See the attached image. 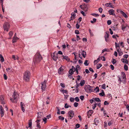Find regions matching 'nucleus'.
Segmentation results:
<instances>
[{
	"label": "nucleus",
	"instance_id": "1",
	"mask_svg": "<svg viewBox=\"0 0 129 129\" xmlns=\"http://www.w3.org/2000/svg\"><path fill=\"white\" fill-rule=\"evenodd\" d=\"M42 59L43 58L40 54L37 52L34 57L33 62L35 64H37L39 63Z\"/></svg>",
	"mask_w": 129,
	"mask_h": 129
},
{
	"label": "nucleus",
	"instance_id": "2",
	"mask_svg": "<svg viewBox=\"0 0 129 129\" xmlns=\"http://www.w3.org/2000/svg\"><path fill=\"white\" fill-rule=\"evenodd\" d=\"M30 73L29 71H27L24 73L23 76V79L26 81L29 80Z\"/></svg>",
	"mask_w": 129,
	"mask_h": 129
},
{
	"label": "nucleus",
	"instance_id": "3",
	"mask_svg": "<svg viewBox=\"0 0 129 129\" xmlns=\"http://www.w3.org/2000/svg\"><path fill=\"white\" fill-rule=\"evenodd\" d=\"M13 96L14 99L12 100V99L11 98L10 99V100L12 102L16 103L18 101V95L16 92L14 91L13 93Z\"/></svg>",
	"mask_w": 129,
	"mask_h": 129
},
{
	"label": "nucleus",
	"instance_id": "4",
	"mask_svg": "<svg viewBox=\"0 0 129 129\" xmlns=\"http://www.w3.org/2000/svg\"><path fill=\"white\" fill-rule=\"evenodd\" d=\"M10 24L7 22H6L3 25V27L5 31L7 32L10 27Z\"/></svg>",
	"mask_w": 129,
	"mask_h": 129
},
{
	"label": "nucleus",
	"instance_id": "5",
	"mask_svg": "<svg viewBox=\"0 0 129 129\" xmlns=\"http://www.w3.org/2000/svg\"><path fill=\"white\" fill-rule=\"evenodd\" d=\"M90 86L89 85H86L84 87V89L88 93H90L92 91V90L90 88Z\"/></svg>",
	"mask_w": 129,
	"mask_h": 129
},
{
	"label": "nucleus",
	"instance_id": "6",
	"mask_svg": "<svg viewBox=\"0 0 129 129\" xmlns=\"http://www.w3.org/2000/svg\"><path fill=\"white\" fill-rule=\"evenodd\" d=\"M68 114L70 116V119H71L75 115L74 111L72 110H70L68 112Z\"/></svg>",
	"mask_w": 129,
	"mask_h": 129
},
{
	"label": "nucleus",
	"instance_id": "7",
	"mask_svg": "<svg viewBox=\"0 0 129 129\" xmlns=\"http://www.w3.org/2000/svg\"><path fill=\"white\" fill-rule=\"evenodd\" d=\"M46 81L45 80L44 82H41L42 86L41 87V88L43 90H45L46 88Z\"/></svg>",
	"mask_w": 129,
	"mask_h": 129
},
{
	"label": "nucleus",
	"instance_id": "8",
	"mask_svg": "<svg viewBox=\"0 0 129 129\" xmlns=\"http://www.w3.org/2000/svg\"><path fill=\"white\" fill-rule=\"evenodd\" d=\"M55 52L54 53H53V54H51V55L52 58H53V60L55 61H56L58 58V57L57 56V54L56 53L57 56H55Z\"/></svg>",
	"mask_w": 129,
	"mask_h": 129
},
{
	"label": "nucleus",
	"instance_id": "9",
	"mask_svg": "<svg viewBox=\"0 0 129 129\" xmlns=\"http://www.w3.org/2000/svg\"><path fill=\"white\" fill-rule=\"evenodd\" d=\"M0 111L1 116L2 117L4 115V111L3 108L2 106H0Z\"/></svg>",
	"mask_w": 129,
	"mask_h": 129
},
{
	"label": "nucleus",
	"instance_id": "10",
	"mask_svg": "<svg viewBox=\"0 0 129 129\" xmlns=\"http://www.w3.org/2000/svg\"><path fill=\"white\" fill-rule=\"evenodd\" d=\"M71 19L69 20L70 21L73 20L75 18L76 14L75 13L73 12L71 14Z\"/></svg>",
	"mask_w": 129,
	"mask_h": 129
},
{
	"label": "nucleus",
	"instance_id": "11",
	"mask_svg": "<svg viewBox=\"0 0 129 129\" xmlns=\"http://www.w3.org/2000/svg\"><path fill=\"white\" fill-rule=\"evenodd\" d=\"M83 8L82 9L85 11H87V6L85 4L82 5Z\"/></svg>",
	"mask_w": 129,
	"mask_h": 129
},
{
	"label": "nucleus",
	"instance_id": "12",
	"mask_svg": "<svg viewBox=\"0 0 129 129\" xmlns=\"http://www.w3.org/2000/svg\"><path fill=\"white\" fill-rule=\"evenodd\" d=\"M114 10L113 9H111L110 10L108 11L109 14L110 15H115V14L114 13Z\"/></svg>",
	"mask_w": 129,
	"mask_h": 129
},
{
	"label": "nucleus",
	"instance_id": "13",
	"mask_svg": "<svg viewBox=\"0 0 129 129\" xmlns=\"http://www.w3.org/2000/svg\"><path fill=\"white\" fill-rule=\"evenodd\" d=\"M109 35L108 33H106V34L105 36V41L106 42H107L108 41V39L109 38Z\"/></svg>",
	"mask_w": 129,
	"mask_h": 129
},
{
	"label": "nucleus",
	"instance_id": "14",
	"mask_svg": "<svg viewBox=\"0 0 129 129\" xmlns=\"http://www.w3.org/2000/svg\"><path fill=\"white\" fill-rule=\"evenodd\" d=\"M120 13L122 14L123 16L125 18H126L128 17L127 15L122 11L121 10L120 11Z\"/></svg>",
	"mask_w": 129,
	"mask_h": 129
},
{
	"label": "nucleus",
	"instance_id": "15",
	"mask_svg": "<svg viewBox=\"0 0 129 129\" xmlns=\"http://www.w3.org/2000/svg\"><path fill=\"white\" fill-rule=\"evenodd\" d=\"M18 39V38L16 36H14L12 40L13 43H14L16 42Z\"/></svg>",
	"mask_w": 129,
	"mask_h": 129
},
{
	"label": "nucleus",
	"instance_id": "16",
	"mask_svg": "<svg viewBox=\"0 0 129 129\" xmlns=\"http://www.w3.org/2000/svg\"><path fill=\"white\" fill-rule=\"evenodd\" d=\"M122 29L123 30H124L125 28H126L127 29H129V27L127 25H126V26H125L124 25H122Z\"/></svg>",
	"mask_w": 129,
	"mask_h": 129
},
{
	"label": "nucleus",
	"instance_id": "17",
	"mask_svg": "<svg viewBox=\"0 0 129 129\" xmlns=\"http://www.w3.org/2000/svg\"><path fill=\"white\" fill-rule=\"evenodd\" d=\"M3 97L2 95L0 96V101L2 104H5V102L3 100Z\"/></svg>",
	"mask_w": 129,
	"mask_h": 129
},
{
	"label": "nucleus",
	"instance_id": "18",
	"mask_svg": "<svg viewBox=\"0 0 129 129\" xmlns=\"http://www.w3.org/2000/svg\"><path fill=\"white\" fill-rule=\"evenodd\" d=\"M62 56L63 57V58H62L63 59H65L66 60L69 61L70 59L69 58H68V56H64V55H62Z\"/></svg>",
	"mask_w": 129,
	"mask_h": 129
},
{
	"label": "nucleus",
	"instance_id": "19",
	"mask_svg": "<svg viewBox=\"0 0 129 129\" xmlns=\"http://www.w3.org/2000/svg\"><path fill=\"white\" fill-rule=\"evenodd\" d=\"M121 61L124 63H125L126 64H128V61L126 59H124L122 58L121 60Z\"/></svg>",
	"mask_w": 129,
	"mask_h": 129
},
{
	"label": "nucleus",
	"instance_id": "20",
	"mask_svg": "<svg viewBox=\"0 0 129 129\" xmlns=\"http://www.w3.org/2000/svg\"><path fill=\"white\" fill-rule=\"evenodd\" d=\"M32 124V122H31V120H29V122H28V125L29 126L28 127H30V129H31V125Z\"/></svg>",
	"mask_w": 129,
	"mask_h": 129
},
{
	"label": "nucleus",
	"instance_id": "21",
	"mask_svg": "<svg viewBox=\"0 0 129 129\" xmlns=\"http://www.w3.org/2000/svg\"><path fill=\"white\" fill-rule=\"evenodd\" d=\"M111 3H107L106 5H105L107 7H110L111 8H113L114 7H113L111 5Z\"/></svg>",
	"mask_w": 129,
	"mask_h": 129
},
{
	"label": "nucleus",
	"instance_id": "22",
	"mask_svg": "<svg viewBox=\"0 0 129 129\" xmlns=\"http://www.w3.org/2000/svg\"><path fill=\"white\" fill-rule=\"evenodd\" d=\"M82 55L83 57L84 58H85L86 55V52L84 51H83L82 53Z\"/></svg>",
	"mask_w": 129,
	"mask_h": 129
},
{
	"label": "nucleus",
	"instance_id": "23",
	"mask_svg": "<svg viewBox=\"0 0 129 129\" xmlns=\"http://www.w3.org/2000/svg\"><path fill=\"white\" fill-rule=\"evenodd\" d=\"M63 69L62 67H60L58 70V73L59 74H60L61 73V72L63 71Z\"/></svg>",
	"mask_w": 129,
	"mask_h": 129
},
{
	"label": "nucleus",
	"instance_id": "24",
	"mask_svg": "<svg viewBox=\"0 0 129 129\" xmlns=\"http://www.w3.org/2000/svg\"><path fill=\"white\" fill-rule=\"evenodd\" d=\"M121 74L122 75L123 79H126V76L125 73L123 72H122Z\"/></svg>",
	"mask_w": 129,
	"mask_h": 129
},
{
	"label": "nucleus",
	"instance_id": "25",
	"mask_svg": "<svg viewBox=\"0 0 129 129\" xmlns=\"http://www.w3.org/2000/svg\"><path fill=\"white\" fill-rule=\"evenodd\" d=\"M85 81L84 80H83L81 81V82L80 83V85L81 86H83L85 84Z\"/></svg>",
	"mask_w": 129,
	"mask_h": 129
},
{
	"label": "nucleus",
	"instance_id": "26",
	"mask_svg": "<svg viewBox=\"0 0 129 129\" xmlns=\"http://www.w3.org/2000/svg\"><path fill=\"white\" fill-rule=\"evenodd\" d=\"M0 58H1V61L2 62H3L4 61V59L1 54L0 55Z\"/></svg>",
	"mask_w": 129,
	"mask_h": 129
},
{
	"label": "nucleus",
	"instance_id": "27",
	"mask_svg": "<svg viewBox=\"0 0 129 129\" xmlns=\"http://www.w3.org/2000/svg\"><path fill=\"white\" fill-rule=\"evenodd\" d=\"M88 60H85V62H84V64L86 66H88L89 64V63H88Z\"/></svg>",
	"mask_w": 129,
	"mask_h": 129
},
{
	"label": "nucleus",
	"instance_id": "28",
	"mask_svg": "<svg viewBox=\"0 0 129 129\" xmlns=\"http://www.w3.org/2000/svg\"><path fill=\"white\" fill-rule=\"evenodd\" d=\"M74 72V71H73V70L70 69L69 71V74L71 75H72L73 74Z\"/></svg>",
	"mask_w": 129,
	"mask_h": 129
},
{
	"label": "nucleus",
	"instance_id": "29",
	"mask_svg": "<svg viewBox=\"0 0 129 129\" xmlns=\"http://www.w3.org/2000/svg\"><path fill=\"white\" fill-rule=\"evenodd\" d=\"M93 110H90L88 112V114L90 116L93 113Z\"/></svg>",
	"mask_w": 129,
	"mask_h": 129
},
{
	"label": "nucleus",
	"instance_id": "30",
	"mask_svg": "<svg viewBox=\"0 0 129 129\" xmlns=\"http://www.w3.org/2000/svg\"><path fill=\"white\" fill-rule=\"evenodd\" d=\"M94 100L97 102H101V100L99 98H94Z\"/></svg>",
	"mask_w": 129,
	"mask_h": 129
},
{
	"label": "nucleus",
	"instance_id": "31",
	"mask_svg": "<svg viewBox=\"0 0 129 129\" xmlns=\"http://www.w3.org/2000/svg\"><path fill=\"white\" fill-rule=\"evenodd\" d=\"M99 94L100 95H101L102 96H103L105 95L104 92L103 90H102V92L99 93Z\"/></svg>",
	"mask_w": 129,
	"mask_h": 129
},
{
	"label": "nucleus",
	"instance_id": "32",
	"mask_svg": "<svg viewBox=\"0 0 129 129\" xmlns=\"http://www.w3.org/2000/svg\"><path fill=\"white\" fill-rule=\"evenodd\" d=\"M124 70L125 71H127L128 69V66L126 64H125L124 66Z\"/></svg>",
	"mask_w": 129,
	"mask_h": 129
},
{
	"label": "nucleus",
	"instance_id": "33",
	"mask_svg": "<svg viewBox=\"0 0 129 129\" xmlns=\"http://www.w3.org/2000/svg\"><path fill=\"white\" fill-rule=\"evenodd\" d=\"M109 50L108 49H105L102 50V53H103L104 52L108 51Z\"/></svg>",
	"mask_w": 129,
	"mask_h": 129
},
{
	"label": "nucleus",
	"instance_id": "34",
	"mask_svg": "<svg viewBox=\"0 0 129 129\" xmlns=\"http://www.w3.org/2000/svg\"><path fill=\"white\" fill-rule=\"evenodd\" d=\"M112 62L113 64H114L116 63V61L115 59H114L113 58L112 59Z\"/></svg>",
	"mask_w": 129,
	"mask_h": 129
},
{
	"label": "nucleus",
	"instance_id": "35",
	"mask_svg": "<svg viewBox=\"0 0 129 129\" xmlns=\"http://www.w3.org/2000/svg\"><path fill=\"white\" fill-rule=\"evenodd\" d=\"M102 66V65L100 63L96 67V68L97 69H99Z\"/></svg>",
	"mask_w": 129,
	"mask_h": 129
},
{
	"label": "nucleus",
	"instance_id": "36",
	"mask_svg": "<svg viewBox=\"0 0 129 129\" xmlns=\"http://www.w3.org/2000/svg\"><path fill=\"white\" fill-rule=\"evenodd\" d=\"M59 119L60 120H63L64 119V118L63 117H62L61 116H59L58 117Z\"/></svg>",
	"mask_w": 129,
	"mask_h": 129
},
{
	"label": "nucleus",
	"instance_id": "37",
	"mask_svg": "<svg viewBox=\"0 0 129 129\" xmlns=\"http://www.w3.org/2000/svg\"><path fill=\"white\" fill-rule=\"evenodd\" d=\"M70 100L71 102H73L75 100L74 99V98L72 97L70 98Z\"/></svg>",
	"mask_w": 129,
	"mask_h": 129
},
{
	"label": "nucleus",
	"instance_id": "38",
	"mask_svg": "<svg viewBox=\"0 0 129 129\" xmlns=\"http://www.w3.org/2000/svg\"><path fill=\"white\" fill-rule=\"evenodd\" d=\"M6 70L7 71L10 72L12 71V70L11 68H8L6 69Z\"/></svg>",
	"mask_w": 129,
	"mask_h": 129
},
{
	"label": "nucleus",
	"instance_id": "39",
	"mask_svg": "<svg viewBox=\"0 0 129 129\" xmlns=\"http://www.w3.org/2000/svg\"><path fill=\"white\" fill-rule=\"evenodd\" d=\"M62 92L63 93H64H64L66 94L68 93V91L67 90L63 89L62 90Z\"/></svg>",
	"mask_w": 129,
	"mask_h": 129
},
{
	"label": "nucleus",
	"instance_id": "40",
	"mask_svg": "<svg viewBox=\"0 0 129 129\" xmlns=\"http://www.w3.org/2000/svg\"><path fill=\"white\" fill-rule=\"evenodd\" d=\"M78 105V104L77 102H75L74 104V106L75 107H77Z\"/></svg>",
	"mask_w": 129,
	"mask_h": 129
},
{
	"label": "nucleus",
	"instance_id": "41",
	"mask_svg": "<svg viewBox=\"0 0 129 129\" xmlns=\"http://www.w3.org/2000/svg\"><path fill=\"white\" fill-rule=\"evenodd\" d=\"M93 21H91L90 22H91L92 23H94L96 21V19L95 18H94L93 19Z\"/></svg>",
	"mask_w": 129,
	"mask_h": 129
},
{
	"label": "nucleus",
	"instance_id": "42",
	"mask_svg": "<svg viewBox=\"0 0 129 129\" xmlns=\"http://www.w3.org/2000/svg\"><path fill=\"white\" fill-rule=\"evenodd\" d=\"M80 13L84 16H86V15L85 14L84 12L83 11L81 10L80 11Z\"/></svg>",
	"mask_w": 129,
	"mask_h": 129
},
{
	"label": "nucleus",
	"instance_id": "43",
	"mask_svg": "<svg viewBox=\"0 0 129 129\" xmlns=\"http://www.w3.org/2000/svg\"><path fill=\"white\" fill-rule=\"evenodd\" d=\"M69 107V106L68 105L67 103L65 104L64 105V108H68Z\"/></svg>",
	"mask_w": 129,
	"mask_h": 129
},
{
	"label": "nucleus",
	"instance_id": "44",
	"mask_svg": "<svg viewBox=\"0 0 129 129\" xmlns=\"http://www.w3.org/2000/svg\"><path fill=\"white\" fill-rule=\"evenodd\" d=\"M96 89H97V90L96 91V92H98L99 91V88L98 87H96L94 89V90H95Z\"/></svg>",
	"mask_w": 129,
	"mask_h": 129
},
{
	"label": "nucleus",
	"instance_id": "45",
	"mask_svg": "<svg viewBox=\"0 0 129 129\" xmlns=\"http://www.w3.org/2000/svg\"><path fill=\"white\" fill-rule=\"evenodd\" d=\"M103 9L102 8L100 7L99 9V11L100 13H102L103 11Z\"/></svg>",
	"mask_w": 129,
	"mask_h": 129
},
{
	"label": "nucleus",
	"instance_id": "46",
	"mask_svg": "<svg viewBox=\"0 0 129 129\" xmlns=\"http://www.w3.org/2000/svg\"><path fill=\"white\" fill-rule=\"evenodd\" d=\"M80 98L81 100L82 101L84 99V96L83 95H81L80 96Z\"/></svg>",
	"mask_w": 129,
	"mask_h": 129
},
{
	"label": "nucleus",
	"instance_id": "47",
	"mask_svg": "<svg viewBox=\"0 0 129 129\" xmlns=\"http://www.w3.org/2000/svg\"><path fill=\"white\" fill-rule=\"evenodd\" d=\"M75 100L76 102H78L79 100V99L78 97H76L75 98Z\"/></svg>",
	"mask_w": 129,
	"mask_h": 129
},
{
	"label": "nucleus",
	"instance_id": "48",
	"mask_svg": "<svg viewBox=\"0 0 129 129\" xmlns=\"http://www.w3.org/2000/svg\"><path fill=\"white\" fill-rule=\"evenodd\" d=\"M43 120L44 121V122H45L44 123H45L46 122V120H47V119L45 117H44L43 118Z\"/></svg>",
	"mask_w": 129,
	"mask_h": 129
},
{
	"label": "nucleus",
	"instance_id": "49",
	"mask_svg": "<svg viewBox=\"0 0 129 129\" xmlns=\"http://www.w3.org/2000/svg\"><path fill=\"white\" fill-rule=\"evenodd\" d=\"M107 23L108 25H110L111 23V21L110 20H108V21Z\"/></svg>",
	"mask_w": 129,
	"mask_h": 129
},
{
	"label": "nucleus",
	"instance_id": "50",
	"mask_svg": "<svg viewBox=\"0 0 129 129\" xmlns=\"http://www.w3.org/2000/svg\"><path fill=\"white\" fill-rule=\"evenodd\" d=\"M57 109L58 111L57 112V114H60V111H59V109L58 107H57Z\"/></svg>",
	"mask_w": 129,
	"mask_h": 129
},
{
	"label": "nucleus",
	"instance_id": "51",
	"mask_svg": "<svg viewBox=\"0 0 129 129\" xmlns=\"http://www.w3.org/2000/svg\"><path fill=\"white\" fill-rule=\"evenodd\" d=\"M109 103L107 102L106 101H105L104 102V105H108L109 104Z\"/></svg>",
	"mask_w": 129,
	"mask_h": 129
},
{
	"label": "nucleus",
	"instance_id": "52",
	"mask_svg": "<svg viewBox=\"0 0 129 129\" xmlns=\"http://www.w3.org/2000/svg\"><path fill=\"white\" fill-rule=\"evenodd\" d=\"M94 123L96 124V123H98L99 122V121L97 120L96 118H95L94 120Z\"/></svg>",
	"mask_w": 129,
	"mask_h": 129
},
{
	"label": "nucleus",
	"instance_id": "53",
	"mask_svg": "<svg viewBox=\"0 0 129 129\" xmlns=\"http://www.w3.org/2000/svg\"><path fill=\"white\" fill-rule=\"evenodd\" d=\"M65 96L64 97V99L65 100H67V98L69 96V95H65V94H64Z\"/></svg>",
	"mask_w": 129,
	"mask_h": 129
},
{
	"label": "nucleus",
	"instance_id": "54",
	"mask_svg": "<svg viewBox=\"0 0 129 129\" xmlns=\"http://www.w3.org/2000/svg\"><path fill=\"white\" fill-rule=\"evenodd\" d=\"M40 123L38 122L37 124V126L38 127V128H41V126H40Z\"/></svg>",
	"mask_w": 129,
	"mask_h": 129
},
{
	"label": "nucleus",
	"instance_id": "55",
	"mask_svg": "<svg viewBox=\"0 0 129 129\" xmlns=\"http://www.w3.org/2000/svg\"><path fill=\"white\" fill-rule=\"evenodd\" d=\"M75 69H79L80 70L81 69V68L79 65H78L76 66Z\"/></svg>",
	"mask_w": 129,
	"mask_h": 129
},
{
	"label": "nucleus",
	"instance_id": "56",
	"mask_svg": "<svg viewBox=\"0 0 129 129\" xmlns=\"http://www.w3.org/2000/svg\"><path fill=\"white\" fill-rule=\"evenodd\" d=\"M76 127L77 128H78L79 127H80V125L79 124L77 123V124H76Z\"/></svg>",
	"mask_w": 129,
	"mask_h": 129
},
{
	"label": "nucleus",
	"instance_id": "57",
	"mask_svg": "<svg viewBox=\"0 0 129 129\" xmlns=\"http://www.w3.org/2000/svg\"><path fill=\"white\" fill-rule=\"evenodd\" d=\"M76 28L77 29H78V28H79V25L78 24V23H77V24H76Z\"/></svg>",
	"mask_w": 129,
	"mask_h": 129
},
{
	"label": "nucleus",
	"instance_id": "58",
	"mask_svg": "<svg viewBox=\"0 0 129 129\" xmlns=\"http://www.w3.org/2000/svg\"><path fill=\"white\" fill-rule=\"evenodd\" d=\"M101 59L104 61H105L106 60V59L105 57L104 56H103V59L102 58V57H101Z\"/></svg>",
	"mask_w": 129,
	"mask_h": 129
},
{
	"label": "nucleus",
	"instance_id": "59",
	"mask_svg": "<svg viewBox=\"0 0 129 129\" xmlns=\"http://www.w3.org/2000/svg\"><path fill=\"white\" fill-rule=\"evenodd\" d=\"M102 88L104 89H105V84L102 85Z\"/></svg>",
	"mask_w": 129,
	"mask_h": 129
},
{
	"label": "nucleus",
	"instance_id": "60",
	"mask_svg": "<svg viewBox=\"0 0 129 129\" xmlns=\"http://www.w3.org/2000/svg\"><path fill=\"white\" fill-rule=\"evenodd\" d=\"M41 120V119H38V118H37V120L36 121V122H37H37H39V121H40Z\"/></svg>",
	"mask_w": 129,
	"mask_h": 129
},
{
	"label": "nucleus",
	"instance_id": "61",
	"mask_svg": "<svg viewBox=\"0 0 129 129\" xmlns=\"http://www.w3.org/2000/svg\"><path fill=\"white\" fill-rule=\"evenodd\" d=\"M91 14L92 15H93V16H99V15L97 14L93 13V14Z\"/></svg>",
	"mask_w": 129,
	"mask_h": 129
},
{
	"label": "nucleus",
	"instance_id": "62",
	"mask_svg": "<svg viewBox=\"0 0 129 129\" xmlns=\"http://www.w3.org/2000/svg\"><path fill=\"white\" fill-rule=\"evenodd\" d=\"M96 104H95L94 105V106L92 107V109L93 110H94L95 109V108L96 107Z\"/></svg>",
	"mask_w": 129,
	"mask_h": 129
},
{
	"label": "nucleus",
	"instance_id": "63",
	"mask_svg": "<svg viewBox=\"0 0 129 129\" xmlns=\"http://www.w3.org/2000/svg\"><path fill=\"white\" fill-rule=\"evenodd\" d=\"M58 53L59 54L62 55V53L61 51H59L58 52Z\"/></svg>",
	"mask_w": 129,
	"mask_h": 129
},
{
	"label": "nucleus",
	"instance_id": "64",
	"mask_svg": "<svg viewBox=\"0 0 129 129\" xmlns=\"http://www.w3.org/2000/svg\"><path fill=\"white\" fill-rule=\"evenodd\" d=\"M123 57L124 58H127L128 57V55L127 54H125L124 55Z\"/></svg>",
	"mask_w": 129,
	"mask_h": 129
}]
</instances>
